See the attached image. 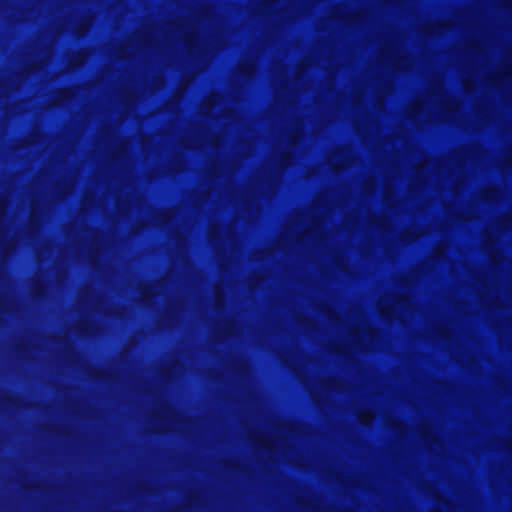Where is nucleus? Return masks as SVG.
Listing matches in <instances>:
<instances>
[{
  "label": "nucleus",
  "mask_w": 512,
  "mask_h": 512,
  "mask_svg": "<svg viewBox=\"0 0 512 512\" xmlns=\"http://www.w3.org/2000/svg\"><path fill=\"white\" fill-rule=\"evenodd\" d=\"M45 291V284L41 281H36L33 285V295L42 296Z\"/></svg>",
  "instance_id": "nucleus-1"
}]
</instances>
